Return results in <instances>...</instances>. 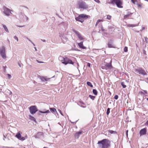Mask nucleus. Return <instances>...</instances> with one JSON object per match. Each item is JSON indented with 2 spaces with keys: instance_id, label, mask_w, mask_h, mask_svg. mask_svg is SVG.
Wrapping results in <instances>:
<instances>
[{
  "instance_id": "nucleus-37",
  "label": "nucleus",
  "mask_w": 148,
  "mask_h": 148,
  "mask_svg": "<svg viewBox=\"0 0 148 148\" xmlns=\"http://www.w3.org/2000/svg\"><path fill=\"white\" fill-rule=\"evenodd\" d=\"M14 39L15 40H16L17 41H18V37L16 36H15L14 37Z\"/></svg>"
},
{
  "instance_id": "nucleus-49",
  "label": "nucleus",
  "mask_w": 148,
  "mask_h": 148,
  "mask_svg": "<svg viewBox=\"0 0 148 148\" xmlns=\"http://www.w3.org/2000/svg\"><path fill=\"white\" fill-rule=\"evenodd\" d=\"M128 130H127V131H126V135H127V136H128Z\"/></svg>"
},
{
  "instance_id": "nucleus-6",
  "label": "nucleus",
  "mask_w": 148,
  "mask_h": 148,
  "mask_svg": "<svg viewBox=\"0 0 148 148\" xmlns=\"http://www.w3.org/2000/svg\"><path fill=\"white\" fill-rule=\"evenodd\" d=\"M29 110L30 113L32 114H34L38 110L36 106H30L29 108Z\"/></svg>"
},
{
  "instance_id": "nucleus-10",
  "label": "nucleus",
  "mask_w": 148,
  "mask_h": 148,
  "mask_svg": "<svg viewBox=\"0 0 148 148\" xmlns=\"http://www.w3.org/2000/svg\"><path fill=\"white\" fill-rule=\"evenodd\" d=\"M15 136L19 140H21L23 141L25 139V138L24 137H22L21 135L19 132H18L15 135Z\"/></svg>"
},
{
  "instance_id": "nucleus-52",
  "label": "nucleus",
  "mask_w": 148,
  "mask_h": 148,
  "mask_svg": "<svg viewBox=\"0 0 148 148\" xmlns=\"http://www.w3.org/2000/svg\"><path fill=\"white\" fill-rule=\"evenodd\" d=\"M146 123L147 125H148V120L147 121Z\"/></svg>"
},
{
  "instance_id": "nucleus-3",
  "label": "nucleus",
  "mask_w": 148,
  "mask_h": 148,
  "mask_svg": "<svg viewBox=\"0 0 148 148\" xmlns=\"http://www.w3.org/2000/svg\"><path fill=\"white\" fill-rule=\"evenodd\" d=\"M109 3L113 5L116 4L117 6L119 8H122L123 2L121 0H108Z\"/></svg>"
},
{
  "instance_id": "nucleus-31",
  "label": "nucleus",
  "mask_w": 148,
  "mask_h": 148,
  "mask_svg": "<svg viewBox=\"0 0 148 148\" xmlns=\"http://www.w3.org/2000/svg\"><path fill=\"white\" fill-rule=\"evenodd\" d=\"M110 108H108L107 109V112H106V114L107 115H108L109 114L110 112Z\"/></svg>"
},
{
  "instance_id": "nucleus-32",
  "label": "nucleus",
  "mask_w": 148,
  "mask_h": 148,
  "mask_svg": "<svg viewBox=\"0 0 148 148\" xmlns=\"http://www.w3.org/2000/svg\"><path fill=\"white\" fill-rule=\"evenodd\" d=\"M111 18V16L109 15L107 16V19L108 20H110Z\"/></svg>"
},
{
  "instance_id": "nucleus-41",
  "label": "nucleus",
  "mask_w": 148,
  "mask_h": 148,
  "mask_svg": "<svg viewBox=\"0 0 148 148\" xmlns=\"http://www.w3.org/2000/svg\"><path fill=\"white\" fill-rule=\"evenodd\" d=\"M9 79H10L11 77V75H7Z\"/></svg>"
},
{
  "instance_id": "nucleus-12",
  "label": "nucleus",
  "mask_w": 148,
  "mask_h": 148,
  "mask_svg": "<svg viewBox=\"0 0 148 148\" xmlns=\"http://www.w3.org/2000/svg\"><path fill=\"white\" fill-rule=\"evenodd\" d=\"M75 34L77 35L78 36V38L81 40H84V38L82 37L80 34L79 33V32L76 31H75Z\"/></svg>"
},
{
  "instance_id": "nucleus-44",
  "label": "nucleus",
  "mask_w": 148,
  "mask_h": 148,
  "mask_svg": "<svg viewBox=\"0 0 148 148\" xmlns=\"http://www.w3.org/2000/svg\"><path fill=\"white\" fill-rule=\"evenodd\" d=\"M139 94H144V93L142 91H140L139 92Z\"/></svg>"
},
{
  "instance_id": "nucleus-53",
  "label": "nucleus",
  "mask_w": 148,
  "mask_h": 148,
  "mask_svg": "<svg viewBox=\"0 0 148 148\" xmlns=\"http://www.w3.org/2000/svg\"><path fill=\"white\" fill-rule=\"evenodd\" d=\"M145 27H143L142 28V30H143L145 29Z\"/></svg>"
},
{
  "instance_id": "nucleus-36",
  "label": "nucleus",
  "mask_w": 148,
  "mask_h": 148,
  "mask_svg": "<svg viewBox=\"0 0 148 148\" xmlns=\"http://www.w3.org/2000/svg\"><path fill=\"white\" fill-rule=\"evenodd\" d=\"M118 98V96L117 95H116L114 97V99H117Z\"/></svg>"
},
{
  "instance_id": "nucleus-17",
  "label": "nucleus",
  "mask_w": 148,
  "mask_h": 148,
  "mask_svg": "<svg viewBox=\"0 0 148 148\" xmlns=\"http://www.w3.org/2000/svg\"><path fill=\"white\" fill-rule=\"evenodd\" d=\"M38 77H40V79L42 81H47L48 80L47 78L43 77L38 76Z\"/></svg>"
},
{
  "instance_id": "nucleus-8",
  "label": "nucleus",
  "mask_w": 148,
  "mask_h": 148,
  "mask_svg": "<svg viewBox=\"0 0 148 148\" xmlns=\"http://www.w3.org/2000/svg\"><path fill=\"white\" fill-rule=\"evenodd\" d=\"M112 61H110V62L109 63H106V64L104 66H102V68L103 69H106V70L108 69H111L112 68V66L111 64Z\"/></svg>"
},
{
  "instance_id": "nucleus-55",
  "label": "nucleus",
  "mask_w": 148,
  "mask_h": 148,
  "mask_svg": "<svg viewBox=\"0 0 148 148\" xmlns=\"http://www.w3.org/2000/svg\"><path fill=\"white\" fill-rule=\"evenodd\" d=\"M43 42H45V40H43Z\"/></svg>"
},
{
  "instance_id": "nucleus-57",
  "label": "nucleus",
  "mask_w": 148,
  "mask_h": 148,
  "mask_svg": "<svg viewBox=\"0 0 148 148\" xmlns=\"http://www.w3.org/2000/svg\"><path fill=\"white\" fill-rule=\"evenodd\" d=\"M29 41L30 42H31V41L30 40H29Z\"/></svg>"
},
{
  "instance_id": "nucleus-35",
  "label": "nucleus",
  "mask_w": 148,
  "mask_h": 148,
  "mask_svg": "<svg viewBox=\"0 0 148 148\" xmlns=\"http://www.w3.org/2000/svg\"><path fill=\"white\" fill-rule=\"evenodd\" d=\"M108 47L109 48H112L113 47L112 45L108 43Z\"/></svg>"
},
{
  "instance_id": "nucleus-54",
  "label": "nucleus",
  "mask_w": 148,
  "mask_h": 148,
  "mask_svg": "<svg viewBox=\"0 0 148 148\" xmlns=\"http://www.w3.org/2000/svg\"><path fill=\"white\" fill-rule=\"evenodd\" d=\"M145 79H146L148 81V77L146 78Z\"/></svg>"
},
{
  "instance_id": "nucleus-2",
  "label": "nucleus",
  "mask_w": 148,
  "mask_h": 148,
  "mask_svg": "<svg viewBox=\"0 0 148 148\" xmlns=\"http://www.w3.org/2000/svg\"><path fill=\"white\" fill-rule=\"evenodd\" d=\"M59 60L62 62V63L65 65H66L68 64H74L71 60L67 58H64L61 56L59 57Z\"/></svg>"
},
{
  "instance_id": "nucleus-23",
  "label": "nucleus",
  "mask_w": 148,
  "mask_h": 148,
  "mask_svg": "<svg viewBox=\"0 0 148 148\" xmlns=\"http://www.w3.org/2000/svg\"><path fill=\"white\" fill-rule=\"evenodd\" d=\"M92 92L95 95H97L98 92L96 89H93L92 90Z\"/></svg>"
},
{
  "instance_id": "nucleus-40",
  "label": "nucleus",
  "mask_w": 148,
  "mask_h": 148,
  "mask_svg": "<svg viewBox=\"0 0 148 148\" xmlns=\"http://www.w3.org/2000/svg\"><path fill=\"white\" fill-rule=\"evenodd\" d=\"M137 5L138 6V7H140L141 8H142V7L141 5V4H137Z\"/></svg>"
},
{
  "instance_id": "nucleus-28",
  "label": "nucleus",
  "mask_w": 148,
  "mask_h": 148,
  "mask_svg": "<svg viewBox=\"0 0 148 148\" xmlns=\"http://www.w3.org/2000/svg\"><path fill=\"white\" fill-rule=\"evenodd\" d=\"M87 85L91 87H92L93 86L91 83V82H87Z\"/></svg>"
},
{
  "instance_id": "nucleus-56",
  "label": "nucleus",
  "mask_w": 148,
  "mask_h": 148,
  "mask_svg": "<svg viewBox=\"0 0 148 148\" xmlns=\"http://www.w3.org/2000/svg\"><path fill=\"white\" fill-rule=\"evenodd\" d=\"M43 148H46V147H44Z\"/></svg>"
},
{
  "instance_id": "nucleus-33",
  "label": "nucleus",
  "mask_w": 148,
  "mask_h": 148,
  "mask_svg": "<svg viewBox=\"0 0 148 148\" xmlns=\"http://www.w3.org/2000/svg\"><path fill=\"white\" fill-rule=\"evenodd\" d=\"M124 51L125 52H127V47H125L124 48Z\"/></svg>"
},
{
  "instance_id": "nucleus-14",
  "label": "nucleus",
  "mask_w": 148,
  "mask_h": 148,
  "mask_svg": "<svg viewBox=\"0 0 148 148\" xmlns=\"http://www.w3.org/2000/svg\"><path fill=\"white\" fill-rule=\"evenodd\" d=\"M82 134V132H79L75 133V138H78L80 135Z\"/></svg>"
},
{
  "instance_id": "nucleus-45",
  "label": "nucleus",
  "mask_w": 148,
  "mask_h": 148,
  "mask_svg": "<svg viewBox=\"0 0 148 148\" xmlns=\"http://www.w3.org/2000/svg\"><path fill=\"white\" fill-rule=\"evenodd\" d=\"M94 1L97 2V3H99L100 1L99 0H94Z\"/></svg>"
},
{
  "instance_id": "nucleus-20",
  "label": "nucleus",
  "mask_w": 148,
  "mask_h": 148,
  "mask_svg": "<svg viewBox=\"0 0 148 148\" xmlns=\"http://www.w3.org/2000/svg\"><path fill=\"white\" fill-rule=\"evenodd\" d=\"M7 94L8 95H10L12 94V92L9 90H7L6 91Z\"/></svg>"
},
{
  "instance_id": "nucleus-50",
  "label": "nucleus",
  "mask_w": 148,
  "mask_h": 148,
  "mask_svg": "<svg viewBox=\"0 0 148 148\" xmlns=\"http://www.w3.org/2000/svg\"><path fill=\"white\" fill-rule=\"evenodd\" d=\"M78 76V75H73V77H75H75H77V78L78 77V76Z\"/></svg>"
},
{
  "instance_id": "nucleus-18",
  "label": "nucleus",
  "mask_w": 148,
  "mask_h": 148,
  "mask_svg": "<svg viewBox=\"0 0 148 148\" xmlns=\"http://www.w3.org/2000/svg\"><path fill=\"white\" fill-rule=\"evenodd\" d=\"M49 109L50 111L53 113H55V112H57L56 109L54 108H50Z\"/></svg>"
},
{
  "instance_id": "nucleus-16",
  "label": "nucleus",
  "mask_w": 148,
  "mask_h": 148,
  "mask_svg": "<svg viewBox=\"0 0 148 148\" xmlns=\"http://www.w3.org/2000/svg\"><path fill=\"white\" fill-rule=\"evenodd\" d=\"M75 19L76 21H79L81 23L83 22L84 21V19L79 16L78 17L76 18Z\"/></svg>"
},
{
  "instance_id": "nucleus-48",
  "label": "nucleus",
  "mask_w": 148,
  "mask_h": 148,
  "mask_svg": "<svg viewBox=\"0 0 148 148\" xmlns=\"http://www.w3.org/2000/svg\"><path fill=\"white\" fill-rule=\"evenodd\" d=\"M101 30H102V31H104V29H103V27L102 26L101 27Z\"/></svg>"
},
{
  "instance_id": "nucleus-15",
  "label": "nucleus",
  "mask_w": 148,
  "mask_h": 148,
  "mask_svg": "<svg viewBox=\"0 0 148 148\" xmlns=\"http://www.w3.org/2000/svg\"><path fill=\"white\" fill-rule=\"evenodd\" d=\"M83 42H82L80 43H78V45L80 48L82 49H85L86 47L83 46Z\"/></svg>"
},
{
  "instance_id": "nucleus-13",
  "label": "nucleus",
  "mask_w": 148,
  "mask_h": 148,
  "mask_svg": "<svg viewBox=\"0 0 148 148\" xmlns=\"http://www.w3.org/2000/svg\"><path fill=\"white\" fill-rule=\"evenodd\" d=\"M43 136V133L42 132H39L37 133L36 135V138H39L41 136Z\"/></svg>"
},
{
  "instance_id": "nucleus-11",
  "label": "nucleus",
  "mask_w": 148,
  "mask_h": 148,
  "mask_svg": "<svg viewBox=\"0 0 148 148\" xmlns=\"http://www.w3.org/2000/svg\"><path fill=\"white\" fill-rule=\"evenodd\" d=\"M146 129L144 128L141 129L140 131V135H144L146 134Z\"/></svg>"
},
{
  "instance_id": "nucleus-22",
  "label": "nucleus",
  "mask_w": 148,
  "mask_h": 148,
  "mask_svg": "<svg viewBox=\"0 0 148 148\" xmlns=\"http://www.w3.org/2000/svg\"><path fill=\"white\" fill-rule=\"evenodd\" d=\"M29 119L32 120H33V121H36V119L35 118L32 116L31 115H29Z\"/></svg>"
},
{
  "instance_id": "nucleus-47",
  "label": "nucleus",
  "mask_w": 148,
  "mask_h": 148,
  "mask_svg": "<svg viewBox=\"0 0 148 148\" xmlns=\"http://www.w3.org/2000/svg\"><path fill=\"white\" fill-rule=\"evenodd\" d=\"M143 91H144V92L146 93V94H147V90H143Z\"/></svg>"
},
{
  "instance_id": "nucleus-42",
  "label": "nucleus",
  "mask_w": 148,
  "mask_h": 148,
  "mask_svg": "<svg viewBox=\"0 0 148 148\" xmlns=\"http://www.w3.org/2000/svg\"><path fill=\"white\" fill-rule=\"evenodd\" d=\"M136 25H128V26H129V27H134V26H136Z\"/></svg>"
},
{
  "instance_id": "nucleus-51",
  "label": "nucleus",
  "mask_w": 148,
  "mask_h": 148,
  "mask_svg": "<svg viewBox=\"0 0 148 148\" xmlns=\"http://www.w3.org/2000/svg\"><path fill=\"white\" fill-rule=\"evenodd\" d=\"M34 48L35 49V51H37V49L36 48V47H34Z\"/></svg>"
},
{
  "instance_id": "nucleus-24",
  "label": "nucleus",
  "mask_w": 148,
  "mask_h": 148,
  "mask_svg": "<svg viewBox=\"0 0 148 148\" xmlns=\"http://www.w3.org/2000/svg\"><path fill=\"white\" fill-rule=\"evenodd\" d=\"M39 112L42 113H49L50 112V111L49 110H47L46 111H39Z\"/></svg>"
},
{
  "instance_id": "nucleus-21",
  "label": "nucleus",
  "mask_w": 148,
  "mask_h": 148,
  "mask_svg": "<svg viewBox=\"0 0 148 148\" xmlns=\"http://www.w3.org/2000/svg\"><path fill=\"white\" fill-rule=\"evenodd\" d=\"M3 27L4 29H5V31L6 32H9V31L8 30V29L7 27H6V26L5 25H3Z\"/></svg>"
},
{
  "instance_id": "nucleus-39",
  "label": "nucleus",
  "mask_w": 148,
  "mask_h": 148,
  "mask_svg": "<svg viewBox=\"0 0 148 148\" xmlns=\"http://www.w3.org/2000/svg\"><path fill=\"white\" fill-rule=\"evenodd\" d=\"M18 64L20 67H21V66L23 65L22 64L19 62L18 63Z\"/></svg>"
},
{
  "instance_id": "nucleus-29",
  "label": "nucleus",
  "mask_w": 148,
  "mask_h": 148,
  "mask_svg": "<svg viewBox=\"0 0 148 148\" xmlns=\"http://www.w3.org/2000/svg\"><path fill=\"white\" fill-rule=\"evenodd\" d=\"M89 97H90L91 99L93 100H94L95 98V97L92 95H89Z\"/></svg>"
},
{
  "instance_id": "nucleus-4",
  "label": "nucleus",
  "mask_w": 148,
  "mask_h": 148,
  "mask_svg": "<svg viewBox=\"0 0 148 148\" xmlns=\"http://www.w3.org/2000/svg\"><path fill=\"white\" fill-rule=\"evenodd\" d=\"M78 5L80 8L86 9L88 8V6L86 3L82 1H80L78 2Z\"/></svg>"
},
{
  "instance_id": "nucleus-25",
  "label": "nucleus",
  "mask_w": 148,
  "mask_h": 148,
  "mask_svg": "<svg viewBox=\"0 0 148 148\" xmlns=\"http://www.w3.org/2000/svg\"><path fill=\"white\" fill-rule=\"evenodd\" d=\"M79 16L83 19L84 18L86 17L87 16L86 15L84 14H81L79 15Z\"/></svg>"
},
{
  "instance_id": "nucleus-1",
  "label": "nucleus",
  "mask_w": 148,
  "mask_h": 148,
  "mask_svg": "<svg viewBox=\"0 0 148 148\" xmlns=\"http://www.w3.org/2000/svg\"><path fill=\"white\" fill-rule=\"evenodd\" d=\"M97 144L98 148H109L110 147V141L108 139H104L99 141Z\"/></svg>"
},
{
  "instance_id": "nucleus-5",
  "label": "nucleus",
  "mask_w": 148,
  "mask_h": 148,
  "mask_svg": "<svg viewBox=\"0 0 148 148\" xmlns=\"http://www.w3.org/2000/svg\"><path fill=\"white\" fill-rule=\"evenodd\" d=\"M0 54L3 59L6 58L5 49L4 46H2L0 48Z\"/></svg>"
},
{
  "instance_id": "nucleus-26",
  "label": "nucleus",
  "mask_w": 148,
  "mask_h": 148,
  "mask_svg": "<svg viewBox=\"0 0 148 148\" xmlns=\"http://www.w3.org/2000/svg\"><path fill=\"white\" fill-rule=\"evenodd\" d=\"M121 84L123 88H125L126 87V85L125 84V83L123 82H121Z\"/></svg>"
},
{
  "instance_id": "nucleus-19",
  "label": "nucleus",
  "mask_w": 148,
  "mask_h": 148,
  "mask_svg": "<svg viewBox=\"0 0 148 148\" xmlns=\"http://www.w3.org/2000/svg\"><path fill=\"white\" fill-rule=\"evenodd\" d=\"M108 132L110 133L111 134H117V132L116 131H114L112 130H109L108 131Z\"/></svg>"
},
{
  "instance_id": "nucleus-27",
  "label": "nucleus",
  "mask_w": 148,
  "mask_h": 148,
  "mask_svg": "<svg viewBox=\"0 0 148 148\" xmlns=\"http://www.w3.org/2000/svg\"><path fill=\"white\" fill-rule=\"evenodd\" d=\"M103 20L99 19L98 20H97V22L95 24V26H96L100 22H103Z\"/></svg>"
},
{
  "instance_id": "nucleus-46",
  "label": "nucleus",
  "mask_w": 148,
  "mask_h": 148,
  "mask_svg": "<svg viewBox=\"0 0 148 148\" xmlns=\"http://www.w3.org/2000/svg\"><path fill=\"white\" fill-rule=\"evenodd\" d=\"M87 66H88V67H90V64L89 63H88L87 64Z\"/></svg>"
},
{
  "instance_id": "nucleus-34",
  "label": "nucleus",
  "mask_w": 148,
  "mask_h": 148,
  "mask_svg": "<svg viewBox=\"0 0 148 148\" xmlns=\"http://www.w3.org/2000/svg\"><path fill=\"white\" fill-rule=\"evenodd\" d=\"M132 2L134 4H135V2H137V0H131Z\"/></svg>"
},
{
  "instance_id": "nucleus-7",
  "label": "nucleus",
  "mask_w": 148,
  "mask_h": 148,
  "mask_svg": "<svg viewBox=\"0 0 148 148\" xmlns=\"http://www.w3.org/2000/svg\"><path fill=\"white\" fill-rule=\"evenodd\" d=\"M3 10H4L3 13L7 16H9L10 14H12L11 12L12 11L10 9L7 8L5 6L3 7Z\"/></svg>"
},
{
  "instance_id": "nucleus-38",
  "label": "nucleus",
  "mask_w": 148,
  "mask_h": 148,
  "mask_svg": "<svg viewBox=\"0 0 148 148\" xmlns=\"http://www.w3.org/2000/svg\"><path fill=\"white\" fill-rule=\"evenodd\" d=\"M36 61L38 63H44V62H41V61H38V60H36Z\"/></svg>"
},
{
  "instance_id": "nucleus-43",
  "label": "nucleus",
  "mask_w": 148,
  "mask_h": 148,
  "mask_svg": "<svg viewBox=\"0 0 148 148\" xmlns=\"http://www.w3.org/2000/svg\"><path fill=\"white\" fill-rule=\"evenodd\" d=\"M129 16L128 14L125 15L124 16V18H127Z\"/></svg>"
},
{
  "instance_id": "nucleus-30",
  "label": "nucleus",
  "mask_w": 148,
  "mask_h": 148,
  "mask_svg": "<svg viewBox=\"0 0 148 148\" xmlns=\"http://www.w3.org/2000/svg\"><path fill=\"white\" fill-rule=\"evenodd\" d=\"M79 104L81 105V106L83 108H85V107L83 106V105L84 104V103L82 102H80Z\"/></svg>"
},
{
  "instance_id": "nucleus-9",
  "label": "nucleus",
  "mask_w": 148,
  "mask_h": 148,
  "mask_svg": "<svg viewBox=\"0 0 148 148\" xmlns=\"http://www.w3.org/2000/svg\"><path fill=\"white\" fill-rule=\"evenodd\" d=\"M135 71L136 73H138L139 74H146L145 71L143 70L141 68H139L135 70Z\"/></svg>"
}]
</instances>
